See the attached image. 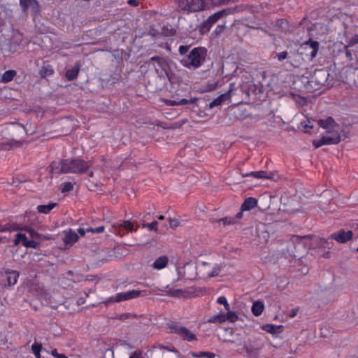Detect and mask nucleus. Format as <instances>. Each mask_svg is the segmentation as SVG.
<instances>
[{
  "label": "nucleus",
  "mask_w": 358,
  "mask_h": 358,
  "mask_svg": "<svg viewBox=\"0 0 358 358\" xmlns=\"http://www.w3.org/2000/svg\"><path fill=\"white\" fill-rule=\"evenodd\" d=\"M20 5L24 11H29L32 14L40 12V6L36 0H20Z\"/></svg>",
  "instance_id": "nucleus-10"
},
{
  "label": "nucleus",
  "mask_w": 358,
  "mask_h": 358,
  "mask_svg": "<svg viewBox=\"0 0 358 358\" xmlns=\"http://www.w3.org/2000/svg\"><path fill=\"white\" fill-rule=\"evenodd\" d=\"M225 28V26L224 25H217L215 30L213 31V33L215 34V35H219L222 32H223L224 29Z\"/></svg>",
  "instance_id": "nucleus-43"
},
{
  "label": "nucleus",
  "mask_w": 358,
  "mask_h": 358,
  "mask_svg": "<svg viewBox=\"0 0 358 358\" xmlns=\"http://www.w3.org/2000/svg\"><path fill=\"white\" fill-rule=\"evenodd\" d=\"M352 231H345L342 229L337 233L331 234V237L336 241L343 243L350 241L352 238Z\"/></svg>",
  "instance_id": "nucleus-11"
},
{
  "label": "nucleus",
  "mask_w": 358,
  "mask_h": 358,
  "mask_svg": "<svg viewBox=\"0 0 358 358\" xmlns=\"http://www.w3.org/2000/svg\"><path fill=\"white\" fill-rule=\"evenodd\" d=\"M56 358H68L64 354H59Z\"/></svg>",
  "instance_id": "nucleus-54"
},
{
  "label": "nucleus",
  "mask_w": 358,
  "mask_h": 358,
  "mask_svg": "<svg viewBox=\"0 0 358 358\" xmlns=\"http://www.w3.org/2000/svg\"><path fill=\"white\" fill-rule=\"evenodd\" d=\"M262 329L272 335H277L283 331L282 325H275L273 324H267L262 326Z\"/></svg>",
  "instance_id": "nucleus-15"
},
{
  "label": "nucleus",
  "mask_w": 358,
  "mask_h": 358,
  "mask_svg": "<svg viewBox=\"0 0 358 358\" xmlns=\"http://www.w3.org/2000/svg\"><path fill=\"white\" fill-rule=\"evenodd\" d=\"M169 263V259L166 256H160L157 258L151 264V267L155 270H162Z\"/></svg>",
  "instance_id": "nucleus-14"
},
{
  "label": "nucleus",
  "mask_w": 358,
  "mask_h": 358,
  "mask_svg": "<svg viewBox=\"0 0 358 358\" xmlns=\"http://www.w3.org/2000/svg\"><path fill=\"white\" fill-rule=\"evenodd\" d=\"M24 229L29 234L31 239L29 240L25 234L18 233L15 236V245H17L21 243L26 248L36 249L39 246L40 243L38 241L50 239L49 237L38 234L34 229H31V227H25Z\"/></svg>",
  "instance_id": "nucleus-4"
},
{
  "label": "nucleus",
  "mask_w": 358,
  "mask_h": 358,
  "mask_svg": "<svg viewBox=\"0 0 358 358\" xmlns=\"http://www.w3.org/2000/svg\"><path fill=\"white\" fill-rule=\"evenodd\" d=\"M73 189V185L71 182H66L62 183V192H67L71 191Z\"/></svg>",
  "instance_id": "nucleus-35"
},
{
  "label": "nucleus",
  "mask_w": 358,
  "mask_h": 358,
  "mask_svg": "<svg viewBox=\"0 0 358 358\" xmlns=\"http://www.w3.org/2000/svg\"><path fill=\"white\" fill-rule=\"evenodd\" d=\"M189 48L187 46L180 45L179 52L181 55H184L187 52Z\"/></svg>",
  "instance_id": "nucleus-44"
},
{
  "label": "nucleus",
  "mask_w": 358,
  "mask_h": 358,
  "mask_svg": "<svg viewBox=\"0 0 358 358\" xmlns=\"http://www.w3.org/2000/svg\"><path fill=\"white\" fill-rule=\"evenodd\" d=\"M55 203H49L46 205H39L37 207V210L40 213L48 214L55 207Z\"/></svg>",
  "instance_id": "nucleus-20"
},
{
  "label": "nucleus",
  "mask_w": 358,
  "mask_h": 358,
  "mask_svg": "<svg viewBox=\"0 0 358 358\" xmlns=\"http://www.w3.org/2000/svg\"><path fill=\"white\" fill-rule=\"evenodd\" d=\"M225 13H226V10H222L216 12V13H213V15H211L210 16H209L207 20L211 23V24L213 25L224 15V14Z\"/></svg>",
  "instance_id": "nucleus-22"
},
{
  "label": "nucleus",
  "mask_w": 358,
  "mask_h": 358,
  "mask_svg": "<svg viewBox=\"0 0 358 358\" xmlns=\"http://www.w3.org/2000/svg\"><path fill=\"white\" fill-rule=\"evenodd\" d=\"M124 296H125V299H126V301H127V300L136 299V298L139 297L141 294V291L136 290V289H132V290L124 292Z\"/></svg>",
  "instance_id": "nucleus-24"
},
{
  "label": "nucleus",
  "mask_w": 358,
  "mask_h": 358,
  "mask_svg": "<svg viewBox=\"0 0 358 358\" xmlns=\"http://www.w3.org/2000/svg\"><path fill=\"white\" fill-rule=\"evenodd\" d=\"M89 167V162L81 159H64L51 164L52 171L55 173H83Z\"/></svg>",
  "instance_id": "nucleus-2"
},
{
  "label": "nucleus",
  "mask_w": 358,
  "mask_h": 358,
  "mask_svg": "<svg viewBox=\"0 0 358 358\" xmlns=\"http://www.w3.org/2000/svg\"><path fill=\"white\" fill-rule=\"evenodd\" d=\"M78 233L80 234V235L81 236H84L85 235V234H86L87 229L85 230L83 228H79L78 229Z\"/></svg>",
  "instance_id": "nucleus-50"
},
{
  "label": "nucleus",
  "mask_w": 358,
  "mask_h": 358,
  "mask_svg": "<svg viewBox=\"0 0 358 358\" xmlns=\"http://www.w3.org/2000/svg\"><path fill=\"white\" fill-rule=\"evenodd\" d=\"M168 328L171 333L176 334L185 341L192 342L196 340V335L185 327L171 322L168 324Z\"/></svg>",
  "instance_id": "nucleus-6"
},
{
  "label": "nucleus",
  "mask_w": 358,
  "mask_h": 358,
  "mask_svg": "<svg viewBox=\"0 0 358 358\" xmlns=\"http://www.w3.org/2000/svg\"><path fill=\"white\" fill-rule=\"evenodd\" d=\"M288 53L287 51H282L278 53H276L275 58L278 59L279 62H282L285 59L287 58Z\"/></svg>",
  "instance_id": "nucleus-38"
},
{
  "label": "nucleus",
  "mask_w": 358,
  "mask_h": 358,
  "mask_svg": "<svg viewBox=\"0 0 358 358\" xmlns=\"http://www.w3.org/2000/svg\"><path fill=\"white\" fill-rule=\"evenodd\" d=\"M129 358H143V357L141 352L136 351Z\"/></svg>",
  "instance_id": "nucleus-47"
},
{
  "label": "nucleus",
  "mask_w": 358,
  "mask_h": 358,
  "mask_svg": "<svg viewBox=\"0 0 358 358\" xmlns=\"http://www.w3.org/2000/svg\"><path fill=\"white\" fill-rule=\"evenodd\" d=\"M192 356L193 357L199 358V357H207V358H215V355L213 352H200L199 353L192 352Z\"/></svg>",
  "instance_id": "nucleus-31"
},
{
  "label": "nucleus",
  "mask_w": 358,
  "mask_h": 358,
  "mask_svg": "<svg viewBox=\"0 0 358 358\" xmlns=\"http://www.w3.org/2000/svg\"><path fill=\"white\" fill-rule=\"evenodd\" d=\"M124 301H126L124 293L120 292V293H117L115 296H112L110 298H108L106 301V303H113V302L119 303V302Z\"/></svg>",
  "instance_id": "nucleus-23"
},
{
  "label": "nucleus",
  "mask_w": 358,
  "mask_h": 358,
  "mask_svg": "<svg viewBox=\"0 0 358 358\" xmlns=\"http://www.w3.org/2000/svg\"><path fill=\"white\" fill-rule=\"evenodd\" d=\"M313 121L311 120H306L301 123V128L305 133H309L310 129L313 127Z\"/></svg>",
  "instance_id": "nucleus-27"
},
{
  "label": "nucleus",
  "mask_w": 358,
  "mask_h": 358,
  "mask_svg": "<svg viewBox=\"0 0 358 358\" xmlns=\"http://www.w3.org/2000/svg\"><path fill=\"white\" fill-rule=\"evenodd\" d=\"M104 231V227H96V228H88L87 229V232H92V233H96V234H99V233H101Z\"/></svg>",
  "instance_id": "nucleus-41"
},
{
  "label": "nucleus",
  "mask_w": 358,
  "mask_h": 358,
  "mask_svg": "<svg viewBox=\"0 0 358 358\" xmlns=\"http://www.w3.org/2000/svg\"><path fill=\"white\" fill-rule=\"evenodd\" d=\"M217 302L220 304H222V305H224L226 304L228 301L227 300V298L225 296H220L217 298Z\"/></svg>",
  "instance_id": "nucleus-46"
},
{
  "label": "nucleus",
  "mask_w": 358,
  "mask_h": 358,
  "mask_svg": "<svg viewBox=\"0 0 358 358\" xmlns=\"http://www.w3.org/2000/svg\"><path fill=\"white\" fill-rule=\"evenodd\" d=\"M42 350V345L41 343L35 342L31 345V350L34 354L37 353L38 352H41Z\"/></svg>",
  "instance_id": "nucleus-40"
},
{
  "label": "nucleus",
  "mask_w": 358,
  "mask_h": 358,
  "mask_svg": "<svg viewBox=\"0 0 358 358\" xmlns=\"http://www.w3.org/2000/svg\"><path fill=\"white\" fill-rule=\"evenodd\" d=\"M264 309V303L260 301H255L252 306V313L255 316H259L262 315Z\"/></svg>",
  "instance_id": "nucleus-17"
},
{
  "label": "nucleus",
  "mask_w": 358,
  "mask_h": 358,
  "mask_svg": "<svg viewBox=\"0 0 358 358\" xmlns=\"http://www.w3.org/2000/svg\"><path fill=\"white\" fill-rule=\"evenodd\" d=\"M16 75V71L14 70H8L5 71L1 78L2 83H6L11 81Z\"/></svg>",
  "instance_id": "nucleus-21"
},
{
  "label": "nucleus",
  "mask_w": 358,
  "mask_h": 358,
  "mask_svg": "<svg viewBox=\"0 0 358 358\" xmlns=\"http://www.w3.org/2000/svg\"><path fill=\"white\" fill-rule=\"evenodd\" d=\"M222 266L221 265L216 264L213 268L212 271L208 274V277H215V276H217L220 274V271L222 270Z\"/></svg>",
  "instance_id": "nucleus-33"
},
{
  "label": "nucleus",
  "mask_w": 358,
  "mask_h": 358,
  "mask_svg": "<svg viewBox=\"0 0 358 358\" xmlns=\"http://www.w3.org/2000/svg\"><path fill=\"white\" fill-rule=\"evenodd\" d=\"M245 348L248 352L253 353L259 351L262 348V345L255 343V342L252 341H249L245 345Z\"/></svg>",
  "instance_id": "nucleus-19"
},
{
  "label": "nucleus",
  "mask_w": 358,
  "mask_h": 358,
  "mask_svg": "<svg viewBox=\"0 0 358 358\" xmlns=\"http://www.w3.org/2000/svg\"><path fill=\"white\" fill-rule=\"evenodd\" d=\"M206 50L203 48H193L188 55H185L180 60V64L189 69H196L202 66L205 61Z\"/></svg>",
  "instance_id": "nucleus-3"
},
{
  "label": "nucleus",
  "mask_w": 358,
  "mask_h": 358,
  "mask_svg": "<svg viewBox=\"0 0 358 358\" xmlns=\"http://www.w3.org/2000/svg\"><path fill=\"white\" fill-rule=\"evenodd\" d=\"M162 101L164 102L166 106H178V101H176V100L162 99Z\"/></svg>",
  "instance_id": "nucleus-42"
},
{
  "label": "nucleus",
  "mask_w": 358,
  "mask_h": 358,
  "mask_svg": "<svg viewBox=\"0 0 358 358\" xmlns=\"http://www.w3.org/2000/svg\"><path fill=\"white\" fill-rule=\"evenodd\" d=\"M54 73V70L50 65L43 66L41 70L40 74L41 77L45 78L46 76H51Z\"/></svg>",
  "instance_id": "nucleus-28"
},
{
  "label": "nucleus",
  "mask_w": 358,
  "mask_h": 358,
  "mask_svg": "<svg viewBox=\"0 0 358 358\" xmlns=\"http://www.w3.org/2000/svg\"><path fill=\"white\" fill-rule=\"evenodd\" d=\"M171 295L175 296V295H176V293H171Z\"/></svg>",
  "instance_id": "nucleus-59"
},
{
  "label": "nucleus",
  "mask_w": 358,
  "mask_h": 358,
  "mask_svg": "<svg viewBox=\"0 0 358 358\" xmlns=\"http://www.w3.org/2000/svg\"><path fill=\"white\" fill-rule=\"evenodd\" d=\"M234 88V84L231 83L230 84V87L228 92L226 93H224L217 98H215L213 101H211L209 103V108H213L214 107L218 106L226 102L227 101L229 100L231 97V92Z\"/></svg>",
  "instance_id": "nucleus-9"
},
{
  "label": "nucleus",
  "mask_w": 358,
  "mask_h": 358,
  "mask_svg": "<svg viewBox=\"0 0 358 358\" xmlns=\"http://www.w3.org/2000/svg\"><path fill=\"white\" fill-rule=\"evenodd\" d=\"M318 124L320 127L327 129V132L321 139L313 141L315 148L323 145L337 144L341 141V136L337 129L338 125L332 117H329L326 120H320Z\"/></svg>",
  "instance_id": "nucleus-1"
},
{
  "label": "nucleus",
  "mask_w": 358,
  "mask_h": 358,
  "mask_svg": "<svg viewBox=\"0 0 358 358\" xmlns=\"http://www.w3.org/2000/svg\"><path fill=\"white\" fill-rule=\"evenodd\" d=\"M120 230H123L124 233H129L137 230V227H134L133 223L129 220L124 221L118 224Z\"/></svg>",
  "instance_id": "nucleus-18"
},
{
  "label": "nucleus",
  "mask_w": 358,
  "mask_h": 358,
  "mask_svg": "<svg viewBox=\"0 0 358 358\" xmlns=\"http://www.w3.org/2000/svg\"><path fill=\"white\" fill-rule=\"evenodd\" d=\"M297 312H298L297 309H292L289 316L291 317H295L296 315V314H297Z\"/></svg>",
  "instance_id": "nucleus-51"
},
{
  "label": "nucleus",
  "mask_w": 358,
  "mask_h": 358,
  "mask_svg": "<svg viewBox=\"0 0 358 358\" xmlns=\"http://www.w3.org/2000/svg\"><path fill=\"white\" fill-rule=\"evenodd\" d=\"M306 45H309L312 49L310 52L311 57L313 58L316 56L319 48V43L317 41H309L306 43Z\"/></svg>",
  "instance_id": "nucleus-29"
},
{
  "label": "nucleus",
  "mask_w": 358,
  "mask_h": 358,
  "mask_svg": "<svg viewBox=\"0 0 358 358\" xmlns=\"http://www.w3.org/2000/svg\"><path fill=\"white\" fill-rule=\"evenodd\" d=\"M356 43H358V36H355L350 41L349 46H352Z\"/></svg>",
  "instance_id": "nucleus-48"
},
{
  "label": "nucleus",
  "mask_w": 358,
  "mask_h": 358,
  "mask_svg": "<svg viewBox=\"0 0 358 358\" xmlns=\"http://www.w3.org/2000/svg\"><path fill=\"white\" fill-rule=\"evenodd\" d=\"M128 3L133 6H137L138 5V0H129Z\"/></svg>",
  "instance_id": "nucleus-49"
},
{
  "label": "nucleus",
  "mask_w": 358,
  "mask_h": 358,
  "mask_svg": "<svg viewBox=\"0 0 358 358\" xmlns=\"http://www.w3.org/2000/svg\"><path fill=\"white\" fill-rule=\"evenodd\" d=\"M224 307L225 310H227V312L231 311L230 310V306H229L228 302L226 304L224 305Z\"/></svg>",
  "instance_id": "nucleus-53"
},
{
  "label": "nucleus",
  "mask_w": 358,
  "mask_h": 358,
  "mask_svg": "<svg viewBox=\"0 0 358 358\" xmlns=\"http://www.w3.org/2000/svg\"><path fill=\"white\" fill-rule=\"evenodd\" d=\"M257 205V200L254 197L247 198L241 206L242 211H247L254 208Z\"/></svg>",
  "instance_id": "nucleus-16"
},
{
  "label": "nucleus",
  "mask_w": 358,
  "mask_h": 358,
  "mask_svg": "<svg viewBox=\"0 0 358 358\" xmlns=\"http://www.w3.org/2000/svg\"><path fill=\"white\" fill-rule=\"evenodd\" d=\"M209 322L219 323L225 322H227L226 313H220L214 315L209 320Z\"/></svg>",
  "instance_id": "nucleus-30"
},
{
  "label": "nucleus",
  "mask_w": 358,
  "mask_h": 358,
  "mask_svg": "<svg viewBox=\"0 0 358 358\" xmlns=\"http://www.w3.org/2000/svg\"><path fill=\"white\" fill-rule=\"evenodd\" d=\"M178 6L188 12H199L209 10L213 4L212 0H178Z\"/></svg>",
  "instance_id": "nucleus-5"
},
{
  "label": "nucleus",
  "mask_w": 358,
  "mask_h": 358,
  "mask_svg": "<svg viewBox=\"0 0 358 358\" xmlns=\"http://www.w3.org/2000/svg\"><path fill=\"white\" fill-rule=\"evenodd\" d=\"M216 87V84L214 85L211 88L209 89V90H213Z\"/></svg>",
  "instance_id": "nucleus-58"
},
{
  "label": "nucleus",
  "mask_w": 358,
  "mask_h": 358,
  "mask_svg": "<svg viewBox=\"0 0 358 358\" xmlns=\"http://www.w3.org/2000/svg\"><path fill=\"white\" fill-rule=\"evenodd\" d=\"M219 222H222L223 225H230L234 224L235 223V220L231 217H224L219 220Z\"/></svg>",
  "instance_id": "nucleus-39"
},
{
  "label": "nucleus",
  "mask_w": 358,
  "mask_h": 358,
  "mask_svg": "<svg viewBox=\"0 0 358 358\" xmlns=\"http://www.w3.org/2000/svg\"><path fill=\"white\" fill-rule=\"evenodd\" d=\"M29 222H30V224L33 227H35L36 228H40L41 225L38 222H36L35 220H33L34 217H36L35 213H29Z\"/></svg>",
  "instance_id": "nucleus-36"
},
{
  "label": "nucleus",
  "mask_w": 358,
  "mask_h": 358,
  "mask_svg": "<svg viewBox=\"0 0 358 358\" xmlns=\"http://www.w3.org/2000/svg\"><path fill=\"white\" fill-rule=\"evenodd\" d=\"M78 72H79V67L75 66L73 69H69L66 72V76L69 80H72L78 76Z\"/></svg>",
  "instance_id": "nucleus-26"
},
{
  "label": "nucleus",
  "mask_w": 358,
  "mask_h": 358,
  "mask_svg": "<svg viewBox=\"0 0 358 358\" xmlns=\"http://www.w3.org/2000/svg\"><path fill=\"white\" fill-rule=\"evenodd\" d=\"M176 292H180H180H181V290L178 289V290H176Z\"/></svg>",
  "instance_id": "nucleus-60"
},
{
  "label": "nucleus",
  "mask_w": 358,
  "mask_h": 358,
  "mask_svg": "<svg viewBox=\"0 0 358 358\" xmlns=\"http://www.w3.org/2000/svg\"><path fill=\"white\" fill-rule=\"evenodd\" d=\"M34 355H35L36 358H41V352H38L35 353Z\"/></svg>",
  "instance_id": "nucleus-55"
},
{
  "label": "nucleus",
  "mask_w": 358,
  "mask_h": 358,
  "mask_svg": "<svg viewBox=\"0 0 358 358\" xmlns=\"http://www.w3.org/2000/svg\"><path fill=\"white\" fill-rule=\"evenodd\" d=\"M203 265H207V264H208V263H206V262H203Z\"/></svg>",
  "instance_id": "nucleus-61"
},
{
  "label": "nucleus",
  "mask_w": 358,
  "mask_h": 358,
  "mask_svg": "<svg viewBox=\"0 0 358 358\" xmlns=\"http://www.w3.org/2000/svg\"><path fill=\"white\" fill-rule=\"evenodd\" d=\"M242 216H243L242 212L238 213L237 215H236V217L238 218V219L241 218Z\"/></svg>",
  "instance_id": "nucleus-56"
},
{
  "label": "nucleus",
  "mask_w": 358,
  "mask_h": 358,
  "mask_svg": "<svg viewBox=\"0 0 358 358\" xmlns=\"http://www.w3.org/2000/svg\"><path fill=\"white\" fill-rule=\"evenodd\" d=\"M179 222L176 219L169 220V225L171 228H176L178 226Z\"/></svg>",
  "instance_id": "nucleus-45"
},
{
  "label": "nucleus",
  "mask_w": 358,
  "mask_h": 358,
  "mask_svg": "<svg viewBox=\"0 0 358 358\" xmlns=\"http://www.w3.org/2000/svg\"><path fill=\"white\" fill-rule=\"evenodd\" d=\"M65 235L63 238V241L66 245H72L78 241V236L76 231L69 229L64 231Z\"/></svg>",
  "instance_id": "nucleus-13"
},
{
  "label": "nucleus",
  "mask_w": 358,
  "mask_h": 358,
  "mask_svg": "<svg viewBox=\"0 0 358 358\" xmlns=\"http://www.w3.org/2000/svg\"><path fill=\"white\" fill-rule=\"evenodd\" d=\"M275 174L265 171H252L244 175V177L252 176L258 179H273Z\"/></svg>",
  "instance_id": "nucleus-12"
},
{
  "label": "nucleus",
  "mask_w": 358,
  "mask_h": 358,
  "mask_svg": "<svg viewBox=\"0 0 358 358\" xmlns=\"http://www.w3.org/2000/svg\"><path fill=\"white\" fill-rule=\"evenodd\" d=\"M212 27H213V24H211V23L206 19L199 26L200 34L203 35V34L208 33Z\"/></svg>",
  "instance_id": "nucleus-25"
},
{
  "label": "nucleus",
  "mask_w": 358,
  "mask_h": 358,
  "mask_svg": "<svg viewBox=\"0 0 358 358\" xmlns=\"http://www.w3.org/2000/svg\"><path fill=\"white\" fill-rule=\"evenodd\" d=\"M158 223L157 221H154L150 224H143V227L148 228L150 230H154L157 231Z\"/></svg>",
  "instance_id": "nucleus-37"
},
{
  "label": "nucleus",
  "mask_w": 358,
  "mask_h": 358,
  "mask_svg": "<svg viewBox=\"0 0 358 358\" xmlns=\"http://www.w3.org/2000/svg\"><path fill=\"white\" fill-rule=\"evenodd\" d=\"M51 355L56 358L59 356V353L57 352V349H54L51 351Z\"/></svg>",
  "instance_id": "nucleus-52"
},
{
  "label": "nucleus",
  "mask_w": 358,
  "mask_h": 358,
  "mask_svg": "<svg viewBox=\"0 0 358 358\" xmlns=\"http://www.w3.org/2000/svg\"><path fill=\"white\" fill-rule=\"evenodd\" d=\"M20 276L17 271L6 269L1 273V282L4 287L15 285Z\"/></svg>",
  "instance_id": "nucleus-8"
},
{
  "label": "nucleus",
  "mask_w": 358,
  "mask_h": 358,
  "mask_svg": "<svg viewBox=\"0 0 358 358\" xmlns=\"http://www.w3.org/2000/svg\"><path fill=\"white\" fill-rule=\"evenodd\" d=\"M164 217L163 215H160L158 217V219L162 220H164Z\"/></svg>",
  "instance_id": "nucleus-57"
},
{
  "label": "nucleus",
  "mask_w": 358,
  "mask_h": 358,
  "mask_svg": "<svg viewBox=\"0 0 358 358\" xmlns=\"http://www.w3.org/2000/svg\"><path fill=\"white\" fill-rule=\"evenodd\" d=\"M150 62H153V66L155 71L160 77L168 76L169 69V60L164 57L155 56L151 57Z\"/></svg>",
  "instance_id": "nucleus-7"
},
{
  "label": "nucleus",
  "mask_w": 358,
  "mask_h": 358,
  "mask_svg": "<svg viewBox=\"0 0 358 358\" xmlns=\"http://www.w3.org/2000/svg\"><path fill=\"white\" fill-rule=\"evenodd\" d=\"M357 252H358V248H357Z\"/></svg>",
  "instance_id": "nucleus-62"
},
{
  "label": "nucleus",
  "mask_w": 358,
  "mask_h": 358,
  "mask_svg": "<svg viewBox=\"0 0 358 358\" xmlns=\"http://www.w3.org/2000/svg\"><path fill=\"white\" fill-rule=\"evenodd\" d=\"M227 322H236L238 320V315L234 311H228L226 313Z\"/></svg>",
  "instance_id": "nucleus-32"
},
{
  "label": "nucleus",
  "mask_w": 358,
  "mask_h": 358,
  "mask_svg": "<svg viewBox=\"0 0 358 358\" xmlns=\"http://www.w3.org/2000/svg\"><path fill=\"white\" fill-rule=\"evenodd\" d=\"M196 98H192L190 99H182L178 101V106L193 104L196 102Z\"/></svg>",
  "instance_id": "nucleus-34"
}]
</instances>
